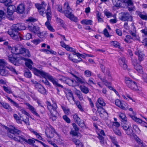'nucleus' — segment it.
<instances>
[{
	"label": "nucleus",
	"instance_id": "nucleus-1",
	"mask_svg": "<svg viewBox=\"0 0 147 147\" xmlns=\"http://www.w3.org/2000/svg\"><path fill=\"white\" fill-rule=\"evenodd\" d=\"M47 4L44 2H42L41 4L36 3L35 4L36 7L38 9L40 13L43 16L45 15L47 16V21L45 22V25L48 30L50 31L54 32L55 30L53 27L51 25L50 22L51 20V12L50 8L48 7L47 10L45 8Z\"/></svg>",
	"mask_w": 147,
	"mask_h": 147
},
{
	"label": "nucleus",
	"instance_id": "nucleus-2",
	"mask_svg": "<svg viewBox=\"0 0 147 147\" xmlns=\"http://www.w3.org/2000/svg\"><path fill=\"white\" fill-rule=\"evenodd\" d=\"M8 136L15 141L22 143H26V139L23 135H20L21 133V131L18 130L14 126L11 125L8 129Z\"/></svg>",
	"mask_w": 147,
	"mask_h": 147
},
{
	"label": "nucleus",
	"instance_id": "nucleus-3",
	"mask_svg": "<svg viewBox=\"0 0 147 147\" xmlns=\"http://www.w3.org/2000/svg\"><path fill=\"white\" fill-rule=\"evenodd\" d=\"M9 49L11 53L16 55H21L26 57H29L30 56V54L29 50L20 46L10 47Z\"/></svg>",
	"mask_w": 147,
	"mask_h": 147
},
{
	"label": "nucleus",
	"instance_id": "nucleus-4",
	"mask_svg": "<svg viewBox=\"0 0 147 147\" xmlns=\"http://www.w3.org/2000/svg\"><path fill=\"white\" fill-rule=\"evenodd\" d=\"M47 106L50 119L53 121L55 120L59 115L57 111V107L56 103H54L52 105L50 103L48 102Z\"/></svg>",
	"mask_w": 147,
	"mask_h": 147
},
{
	"label": "nucleus",
	"instance_id": "nucleus-5",
	"mask_svg": "<svg viewBox=\"0 0 147 147\" xmlns=\"http://www.w3.org/2000/svg\"><path fill=\"white\" fill-rule=\"evenodd\" d=\"M18 25H16V28L11 30L8 32L9 34L12 38L16 40H22V38L21 37L20 34L18 32V31L24 30L25 28L24 27H21L20 26V27H18Z\"/></svg>",
	"mask_w": 147,
	"mask_h": 147
},
{
	"label": "nucleus",
	"instance_id": "nucleus-6",
	"mask_svg": "<svg viewBox=\"0 0 147 147\" xmlns=\"http://www.w3.org/2000/svg\"><path fill=\"white\" fill-rule=\"evenodd\" d=\"M22 59L26 61L25 63V65L29 69L33 71L34 74L38 76H40V75L43 71L39 70L35 67H32V65L33 63L31 60L30 59H26L24 57Z\"/></svg>",
	"mask_w": 147,
	"mask_h": 147
},
{
	"label": "nucleus",
	"instance_id": "nucleus-7",
	"mask_svg": "<svg viewBox=\"0 0 147 147\" xmlns=\"http://www.w3.org/2000/svg\"><path fill=\"white\" fill-rule=\"evenodd\" d=\"M40 76L46 79H48L53 83L54 85L57 86L62 88L63 87V86L62 85L58 83L57 82V81L56 79L53 78L49 74L43 71L40 75Z\"/></svg>",
	"mask_w": 147,
	"mask_h": 147
},
{
	"label": "nucleus",
	"instance_id": "nucleus-8",
	"mask_svg": "<svg viewBox=\"0 0 147 147\" xmlns=\"http://www.w3.org/2000/svg\"><path fill=\"white\" fill-rule=\"evenodd\" d=\"M125 131L126 133L128 135L133 137L140 146L144 147L146 146V145L143 143V142L137 137V136L134 134L131 127Z\"/></svg>",
	"mask_w": 147,
	"mask_h": 147
},
{
	"label": "nucleus",
	"instance_id": "nucleus-9",
	"mask_svg": "<svg viewBox=\"0 0 147 147\" xmlns=\"http://www.w3.org/2000/svg\"><path fill=\"white\" fill-rule=\"evenodd\" d=\"M125 80V83L129 88L134 90H139L136 83L131 78L126 77Z\"/></svg>",
	"mask_w": 147,
	"mask_h": 147
},
{
	"label": "nucleus",
	"instance_id": "nucleus-10",
	"mask_svg": "<svg viewBox=\"0 0 147 147\" xmlns=\"http://www.w3.org/2000/svg\"><path fill=\"white\" fill-rule=\"evenodd\" d=\"M7 97L10 102L12 104L13 106L18 108V109L22 113L28 116H30V114L27 112L23 108L20 106L18 104L14 101L9 97L7 96Z\"/></svg>",
	"mask_w": 147,
	"mask_h": 147
},
{
	"label": "nucleus",
	"instance_id": "nucleus-11",
	"mask_svg": "<svg viewBox=\"0 0 147 147\" xmlns=\"http://www.w3.org/2000/svg\"><path fill=\"white\" fill-rule=\"evenodd\" d=\"M123 5H124L125 7V6L128 7L129 11H134L135 10L133 2L132 0H124L123 1Z\"/></svg>",
	"mask_w": 147,
	"mask_h": 147
},
{
	"label": "nucleus",
	"instance_id": "nucleus-12",
	"mask_svg": "<svg viewBox=\"0 0 147 147\" xmlns=\"http://www.w3.org/2000/svg\"><path fill=\"white\" fill-rule=\"evenodd\" d=\"M55 133H56L54 128L51 125H49V127L46 129L45 131L47 137L49 138H52L54 137Z\"/></svg>",
	"mask_w": 147,
	"mask_h": 147
},
{
	"label": "nucleus",
	"instance_id": "nucleus-13",
	"mask_svg": "<svg viewBox=\"0 0 147 147\" xmlns=\"http://www.w3.org/2000/svg\"><path fill=\"white\" fill-rule=\"evenodd\" d=\"M115 105L121 109L125 110L129 109L128 105L123 101H121L119 99H117L115 101Z\"/></svg>",
	"mask_w": 147,
	"mask_h": 147
},
{
	"label": "nucleus",
	"instance_id": "nucleus-14",
	"mask_svg": "<svg viewBox=\"0 0 147 147\" xmlns=\"http://www.w3.org/2000/svg\"><path fill=\"white\" fill-rule=\"evenodd\" d=\"M59 80L62 82L68 84L69 86H73L74 85V81L73 80L66 77L60 76L59 77Z\"/></svg>",
	"mask_w": 147,
	"mask_h": 147
},
{
	"label": "nucleus",
	"instance_id": "nucleus-15",
	"mask_svg": "<svg viewBox=\"0 0 147 147\" xmlns=\"http://www.w3.org/2000/svg\"><path fill=\"white\" fill-rule=\"evenodd\" d=\"M121 14V20L124 21L128 20L130 21H132V17L128 12H123Z\"/></svg>",
	"mask_w": 147,
	"mask_h": 147
},
{
	"label": "nucleus",
	"instance_id": "nucleus-16",
	"mask_svg": "<svg viewBox=\"0 0 147 147\" xmlns=\"http://www.w3.org/2000/svg\"><path fill=\"white\" fill-rule=\"evenodd\" d=\"M136 59L132 60L133 64L134 66V68L139 72L142 74L143 72L142 68L139 64L137 63Z\"/></svg>",
	"mask_w": 147,
	"mask_h": 147
},
{
	"label": "nucleus",
	"instance_id": "nucleus-17",
	"mask_svg": "<svg viewBox=\"0 0 147 147\" xmlns=\"http://www.w3.org/2000/svg\"><path fill=\"white\" fill-rule=\"evenodd\" d=\"M34 83L36 84L35 86V87L39 92L43 94H46V90L41 85L38 84L36 81H35Z\"/></svg>",
	"mask_w": 147,
	"mask_h": 147
},
{
	"label": "nucleus",
	"instance_id": "nucleus-18",
	"mask_svg": "<svg viewBox=\"0 0 147 147\" xmlns=\"http://www.w3.org/2000/svg\"><path fill=\"white\" fill-rule=\"evenodd\" d=\"M36 20L32 17H30L27 20L28 22H29L28 23V28L31 32L34 31L33 29L34 28V26L32 22L36 21Z\"/></svg>",
	"mask_w": 147,
	"mask_h": 147
},
{
	"label": "nucleus",
	"instance_id": "nucleus-19",
	"mask_svg": "<svg viewBox=\"0 0 147 147\" xmlns=\"http://www.w3.org/2000/svg\"><path fill=\"white\" fill-rule=\"evenodd\" d=\"M119 63L121 67L124 69H127V66L124 57H121L119 59Z\"/></svg>",
	"mask_w": 147,
	"mask_h": 147
},
{
	"label": "nucleus",
	"instance_id": "nucleus-20",
	"mask_svg": "<svg viewBox=\"0 0 147 147\" xmlns=\"http://www.w3.org/2000/svg\"><path fill=\"white\" fill-rule=\"evenodd\" d=\"M97 107L98 108V111L100 113V115L101 117H102V115L106 116L108 115L106 111L102 107L99 106L98 104H96Z\"/></svg>",
	"mask_w": 147,
	"mask_h": 147
},
{
	"label": "nucleus",
	"instance_id": "nucleus-21",
	"mask_svg": "<svg viewBox=\"0 0 147 147\" xmlns=\"http://www.w3.org/2000/svg\"><path fill=\"white\" fill-rule=\"evenodd\" d=\"M112 2L113 5L116 7H125L124 5H123V1L121 0H112Z\"/></svg>",
	"mask_w": 147,
	"mask_h": 147
},
{
	"label": "nucleus",
	"instance_id": "nucleus-22",
	"mask_svg": "<svg viewBox=\"0 0 147 147\" xmlns=\"http://www.w3.org/2000/svg\"><path fill=\"white\" fill-rule=\"evenodd\" d=\"M64 12L65 15L66 13H68L72 11V9L69 5V4L68 2L65 3L64 5Z\"/></svg>",
	"mask_w": 147,
	"mask_h": 147
},
{
	"label": "nucleus",
	"instance_id": "nucleus-23",
	"mask_svg": "<svg viewBox=\"0 0 147 147\" xmlns=\"http://www.w3.org/2000/svg\"><path fill=\"white\" fill-rule=\"evenodd\" d=\"M65 15L66 17L73 21L76 22L78 20L77 18L75 17L72 13V12H71L68 13H66Z\"/></svg>",
	"mask_w": 147,
	"mask_h": 147
},
{
	"label": "nucleus",
	"instance_id": "nucleus-24",
	"mask_svg": "<svg viewBox=\"0 0 147 147\" xmlns=\"http://www.w3.org/2000/svg\"><path fill=\"white\" fill-rule=\"evenodd\" d=\"M65 15L66 17L73 21L76 22L78 20L77 18L75 17L72 13V12H71L68 13H66Z\"/></svg>",
	"mask_w": 147,
	"mask_h": 147
},
{
	"label": "nucleus",
	"instance_id": "nucleus-25",
	"mask_svg": "<svg viewBox=\"0 0 147 147\" xmlns=\"http://www.w3.org/2000/svg\"><path fill=\"white\" fill-rule=\"evenodd\" d=\"M65 93L66 94L67 98L69 100L72 98L74 101H75L73 94L70 90H66L65 91Z\"/></svg>",
	"mask_w": 147,
	"mask_h": 147
},
{
	"label": "nucleus",
	"instance_id": "nucleus-26",
	"mask_svg": "<svg viewBox=\"0 0 147 147\" xmlns=\"http://www.w3.org/2000/svg\"><path fill=\"white\" fill-rule=\"evenodd\" d=\"M26 105L28 107V109L34 115L37 117H39V114L37 113L35 108L29 103H26Z\"/></svg>",
	"mask_w": 147,
	"mask_h": 147
},
{
	"label": "nucleus",
	"instance_id": "nucleus-27",
	"mask_svg": "<svg viewBox=\"0 0 147 147\" xmlns=\"http://www.w3.org/2000/svg\"><path fill=\"white\" fill-rule=\"evenodd\" d=\"M15 9V6L11 5L8 7L7 9V15L9 16H11Z\"/></svg>",
	"mask_w": 147,
	"mask_h": 147
},
{
	"label": "nucleus",
	"instance_id": "nucleus-28",
	"mask_svg": "<svg viewBox=\"0 0 147 147\" xmlns=\"http://www.w3.org/2000/svg\"><path fill=\"white\" fill-rule=\"evenodd\" d=\"M72 75L74 77H75L76 79V81L78 83L83 84L85 83V79L82 77H80L76 76V75L71 73Z\"/></svg>",
	"mask_w": 147,
	"mask_h": 147
},
{
	"label": "nucleus",
	"instance_id": "nucleus-29",
	"mask_svg": "<svg viewBox=\"0 0 147 147\" xmlns=\"http://www.w3.org/2000/svg\"><path fill=\"white\" fill-rule=\"evenodd\" d=\"M109 137L111 140L112 144L111 145L112 147H119L117 142L116 141L115 137L112 136H109Z\"/></svg>",
	"mask_w": 147,
	"mask_h": 147
},
{
	"label": "nucleus",
	"instance_id": "nucleus-30",
	"mask_svg": "<svg viewBox=\"0 0 147 147\" xmlns=\"http://www.w3.org/2000/svg\"><path fill=\"white\" fill-rule=\"evenodd\" d=\"M0 104L4 109L7 110L9 112H12V109L11 108L8 103L4 102H0Z\"/></svg>",
	"mask_w": 147,
	"mask_h": 147
},
{
	"label": "nucleus",
	"instance_id": "nucleus-31",
	"mask_svg": "<svg viewBox=\"0 0 147 147\" xmlns=\"http://www.w3.org/2000/svg\"><path fill=\"white\" fill-rule=\"evenodd\" d=\"M25 6L23 4H20L17 8L16 11L18 13H23L25 10Z\"/></svg>",
	"mask_w": 147,
	"mask_h": 147
},
{
	"label": "nucleus",
	"instance_id": "nucleus-32",
	"mask_svg": "<svg viewBox=\"0 0 147 147\" xmlns=\"http://www.w3.org/2000/svg\"><path fill=\"white\" fill-rule=\"evenodd\" d=\"M5 67L3 68H0V75L2 76H6L9 75V73L8 71L5 69Z\"/></svg>",
	"mask_w": 147,
	"mask_h": 147
},
{
	"label": "nucleus",
	"instance_id": "nucleus-33",
	"mask_svg": "<svg viewBox=\"0 0 147 147\" xmlns=\"http://www.w3.org/2000/svg\"><path fill=\"white\" fill-rule=\"evenodd\" d=\"M135 53L138 56V59L140 61H142L143 59L144 55L141 51L139 50H137L135 52Z\"/></svg>",
	"mask_w": 147,
	"mask_h": 147
},
{
	"label": "nucleus",
	"instance_id": "nucleus-34",
	"mask_svg": "<svg viewBox=\"0 0 147 147\" xmlns=\"http://www.w3.org/2000/svg\"><path fill=\"white\" fill-rule=\"evenodd\" d=\"M9 61L13 64L15 65H16V63L18 61V59L13 57V55H9L8 56Z\"/></svg>",
	"mask_w": 147,
	"mask_h": 147
},
{
	"label": "nucleus",
	"instance_id": "nucleus-35",
	"mask_svg": "<svg viewBox=\"0 0 147 147\" xmlns=\"http://www.w3.org/2000/svg\"><path fill=\"white\" fill-rule=\"evenodd\" d=\"M102 82L107 87L111 90H113V88L111 86V83L108 82L106 78L104 80H103Z\"/></svg>",
	"mask_w": 147,
	"mask_h": 147
},
{
	"label": "nucleus",
	"instance_id": "nucleus-36",
	"mask_svg": "<svg viewBox=\"0 0 147 147\" xmlns=\"http://www.w3.org/2000/svg\"><path fill=\"white\" fill-rule=\"evenodd\" d=\"M137 14L141 19L143 20H147V15L144 12H137Z\"/></svg>",
	"mask_w": 147,
	"mask_h": 147
},
{
	"label": "nucleus",
	"instance_id": "nucleus-37",
	"mask_svg": "<svg viewBox=\"0 0 147 147\" xmlns=\"http://www.w3.org/2000/svg\"><path fill=\"white\" fill-rule=\"evenodd\" d=\"M92 20L87 19L83 20L81 22V23L82 24L88 25H92Z\"/></svg>",
	"mask_w": 147,
	"mask_h": 147
},
{
	"label": "nucleus",
	"instance_id": "nucleus-38",
	"mask_svg": "<svg viewBox=\"0 0 147 147\" xmlns=\"http://www.w3.org/2000/svg\"><path fill=\"white\" fill-rule=\"evenodd\" d=\"M80 88L81 91L84 94H87L89 92L88 88L84 86H80Z\"/></svg>",
	"mask_w": 147,
	"mask_h": 147
},
{
	"label": "nucleus",
	"instance_id": "nucleus-39",
	"mask_svg": "<svg viewBox=\"0 0 147 147\" xmlns=\"http://www.w3.org/2000/svg\"><path fill=\"white\" fill-rule=\"evenodd\" d=\"M61 46L65 48L68 51H71L72 50V48L70 47L68 45H66L64 42L61 41L60 42Z\"/></svg>",
	"mask_w": 147,
	"mask_h": 147
},
{
	"label": "nucleus",
	"instance_id": "nucleus-40",
	"mask_svg": "<svg viewBox=\"0 0 147 147\" xmlns=\"http://www.w3.org/2000/svg\"><path fill=\"white\" fill-rule=\"evenodd\" d=\"M119 117L122 122H126L127 121V118L125 114L123 113H121L119 115Z\"/></svg>",
	"mask_w": 147,
	"mask_h": 147
},
{
	"label": "nucleus",
	"instance_id": "nucleus-41",
	"mask_svg": "<svg viewBox=\"0 0 147 147\" xmlns=\"http://www.w3.org/2000/svg\"><path fill=\"white\" fill-rule=\"evenodd\" d=\"M98 104L99 106L101 107V106H104L105 105V103L103 100V99L101 98H99L97 100V102L96 103V104Z\"/></svg>",
	"mask_w": 147,
	"mask_h": 147
},
{
	"label": "nucleus",
	"instance_id": "nucleus-42",
	"mask_svg": "<svg viewBox=\"0 0 147 147\" xmlns=\"http://www.w3.org/2000/svg\"><path fill=\"white\" fill-rule=\"evenodd\" d=\"M133 38L131 36L127 35L125 36V38L124 39V41L126 43H130L133 41Z\"/></svg>",
	"mask_w": 147,
	"mask_h": 147
},
{
	"label": "nucleus",
	"instance_id": "nucleus-43",
	"mask_svg": "<svg viewBox=\"0 0 147 147\" xmlns=\"http://www.w3.org/2000/svg\"><path fill=\"white\" fill-rule=\"evenodd\" d=\"M47 33L46 31H43L38 33V36L41 38H45L47 37Z\"/></svg>",
	"mask_w": 147,
	"mask_h": 147
},
{
	"label": "nucleus",
	"instance_id": "nucleus-44",
	"mask_svg": "<svg viewBox=\"0 0 147 147\" xmlns=\"http://www.w3.org/2000/svg\"><path fill=\"white\" fill-rule=\"evenodd\" d=\"M98 138L99 139L100 142L102 145H104L105 144H106V142L104 140L103 137L100 134H98Z\"/></svg>",
	"mask_w": 147,
	"mask_h": 147
},
{
	"label": "nucleus",
	"instance_id": "nucleus-45",
	"mask_svg": "<svg viewBox=\"0 0 147 147\" xmlns=\"http://www.w3.org/2000/svg\"><path fill=\"white\" fill-rule=\"evenodd\" d=\"M111 45L116 48H119L120 47L119 43L117 41H112L111 42Z\"/></svg>",
	"mask_w": 147,
	"mask_h": 147
},
{
	"label": "nucleus",
	"instance_id": "nucleus-46",
	"mask_svg": "<svg viewBox=\"0 0 147 147\" xmlns=\"http://www.w3.org/2000/svg\"><path fill=\"white\" fill-rule=\"evenodd\" d=\"M131 117L133 120L138 123H140L143 121L142 119L137 118L135 116H132Z\"/></svg>",
	"mask_w": 147,
	"mask_h": 147
},
{
	"label": "nucleus",
	"instance_id": "nucleus-47",
	"mask_svg": "<svg viewBox=\"0 0 147 147\" xmlns=\"http://www.w3.org/2000/svg\"><path fill=\"white\" fill-rule=\"evenodd\" d=\"M13 117L16 120L17 122L18 123H22V120L16 114H13Z\"/></svg>",
	"mask_w": 147,
	"mask_h": 147
},
{
	"label": "nucleus",
	"instance_id": "nucleus-48",
	"mask_svg": "<svg viewBox=\"0 0 147 147\" xmlns=\"http://www.w3.org/2000/svg\"><path fill=\"white\" fill-rule=\"evenodd\" d=\"M84 75L86 77H89L92 75V72L89 70H86L84 72Z\"/></svg>",
	"mask_w": 147,
	"mask_h": 147
},
{
	"label": "nucleus",
	"instance_id": "nucleus-49",
	"mask_svg": "<svg viewBox=\"0 0 147 147\" xmlns=\"http://www.w3.org/2000/svg\"><path fill=\"white\" fill-rule=\"evenodd\" d=\"M3 87L4 90L8 94H12V92L11 90V89L10 88L7 87L5 86H3Z\"/></svg>",
	"mask_w": 147,
	"mask_h": 147
},
{
	"label": "nucleus",
	"instance_id": "nucleus-50",
	"mask_svg": "<svg viewBox=\"0 0 147 147\" xmlns=\"http://www.w3.org/2000/svg\"><path fill=\"white\" fill-rule=\"evenodd\" d=\"M101 14L99 12H98L96 14V18L99 22H103V20L101 18Z\"/></svg>",
	"mask_w": 147,
	"mask_h": 147
},
{
	"label": "nucleus",
	"instance_id": "nucleus-51",
	"mask_svg": "<svg viewBox=\"0 0 147 147\" xmlns=\"http://www.w3.org/2000/svg\"><path fill=\"white\" fill-rule=\"evenodd\" d=\"M113 130L115 134L119 136H120L121 135V133L119 129H118L117 128H115L114 127H113Z\"/></svg>",
	"mask_w": 147,
	"mask_h": 147
},
{
	"label": "nucleus",
	"instance_id": "nucleus-52",
	"mask_svg": "<svg viewBox=\"0 0 147 147\" xmlns=\"http://www.w3.org/2000/svg\"><path fill=\"white\" fill-rule=\"evenodd\" d=\"M69 51L74 53L73 54L74 55H76L78 57H82L83 55L80 54L79 53L76 52V50L75 49H73L72 48V51Z\"/></svg>",
	"mask_w": 147,
	"mask_h": 147
},
{
	"label": "nucleus",
	"instance_id": "nucleus-53",
	"mask_svg": "<svg viewBox=\"0 0 147 147\" xmlns=\"http://www.w3.org/2000/svg\"><path fill=\"white\" fill-rule=\"evenodd\" d=\"M104 14L107 16L108 18L110 17H112L113 16V15L110 12L108 11L107 10H105L104 11Z\"/></svg>",
	"mask_w": 147,
	"mask_h": 147
},
{
	"label": "nucleus",
	"instance_id": "nucleus-54",
	"mask_svg": "<svg viewBox=\"0 0 147 147\" xmlns=\"http://www.w3.org/2000/svg\"><path fill=\"white\" fill-rule=\"evenodd\" d=\"M7 65V63L3 59H0V66H3V67Z\"/></svg>",
	"mask_w": 147,
	"mask_h": 147
},
{
	"label": "nucleus",
	"instance_id": "nucleus-55",
	"mask_svg": "<svg viewBox=\"0 0 147 147\" xmlns=\"http://www.w3.org/2000/svg\"><path fill=\"white\" fill-rule=\"evenodd\" d=\"M7 69H9L10 71H12L13 73H14L16 74H17V73L16 70V69L13 68L12 66L9 65L8 66H7L6 67Z\"/></svg>",
	"mask_w": 147,
	"mask_h": 147
},
{
	"label": "nucleus",
	"instance_id": "nucleus-56",
	"mask_svg": "<svg viewBox=\"0 0 147 147\" xmlns=\"http://www.w3.org/2000/svg\"><path fill=\"white\" fill-rule=\"evenodd\" d=\"M32 37V36L30 33H27L24 36V39L28 40Z\"/></svg>",
	"mask_w": 147,
	"mask_h": 147
},
{
	"label": "nucleus",
	"instance_id": "nucleus-57",
	"mask_svg": "<svg viewBox=\"0 0 147 147\" xmlns=\"http://www.w3.org/2000/svg\"><path fill=\"white\" fill-rule=\"evenodd\" d=\"M72 141L76 144V146H77L78 145H79L80 144L82 143L79 140L76 139L75 138H73L72 139Z\"/></svg>",
	"mask_w": 147,
	"mask_h": 147
},
{
	"label": "nucleus",
	"instance_id": "nucleus-58",
	"mask_svg": "<svg viewBox=\"0 0 147 147\" xmlns=\"http://www.w3.org/2000/svg\"><path fill=\"white\" fill-rule=\"evenodd\" d=\"M77 123L81 127H84L85 126L84 121L83 120H80L78 123Z\"/></svg>",
	"mask_w": 147,
	"mask_h": 147
},
{
	"label": "nucleus",
	"instance_id": "nucleus-59",
	"mask_svg": "<svg viewBox=\"0 0 147 147\" xmlns=\"http://www.w3.org/2000/svg\"><path fill=\"white\" fill-rule=\"evenodd\" d=\"M62 108L65 114L68 115L69 114V110L68 109L66 108L65 107L63 106H62Z\"/></svg>",
	"mask_w": 147,
	"mask_h": 147
},
{
	"label": "nucleus",
	"instance_id": "nucleus-60",
	"mask_svg": "<svg viewBox=\"0 0 147 147\" xmlns=\"http://www.w3.org/2000/svg\"><path fill=\"white\" fill-rule=\"evenodd\" d=\"M73 118L75 121L77 123L80 120V118L78 117L76 114L74 115L73 116Z\"/></svg>",
	"mask_w": 147,
	"mask_h": 147
},
{
	"label": "nucleus",
	"instance_id": "nucleus-61",
	"mask_svg": "<svg viewBox=\"0 0 147 147\" xmlns=\"http://www.w3.org/2000/svg\"><path fill=\"white\" fill-rule=\"evenodd\" d=\"M56 7L58 11L61 13H63L64 11L62 10V6L59 5H57L56 6Z\"/></svg>",
	"mask_w": 147,
	"mask_h": 147
},
{
	"label": "nucleus",
	"instance_id": "nucleus-62",
	"mask_svg": "<svg viewBox=\"0 0 147 147\" xmlns=\"http://www.w3.org/2000/svg\"><path fill=\"white\" fill-rule=\"evenodd\" d=\"M24 75L26 77L28 78H30L32 76L31 73L29 71L25 72Z\"/></svg>",
	"mask_w": 147,
	"mask_h": 147
},
{
	"label": "nucleus",
	"instance_id": "nucleus-63",
	"mask_svg": "<svg viewBox=\"0 0 147 147\" xmlns=\"http://www.w3.org/2000/svg\"><path fill=\"white\" fill-rule=\"evenodd\" d=\"M35 142V141L34 140L32 139H30L28 140L26 139V143L28 144H32L34 143Z\"/></svg>",
	"mask_w": 147,
	"mask_h": 147
},
{
	"label": "nucleus",
	"instance_id": "nucleus-64",
	"mask_svg": "<svg viewBox=\"0 0 147 147\" xmlns=\"http://www.w3.org/2000/svg\"><path fill=\"white\" fill-rule=\"evenodd\" d=\"M56 20L57 23H60L61 24L63 25L64 24L63 21L60 18L57 17L56 18Z\"/></svg>",
	"mask_w": 147,
	"mask_h": 147
}]
</instances>
